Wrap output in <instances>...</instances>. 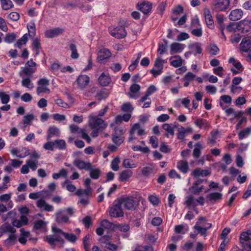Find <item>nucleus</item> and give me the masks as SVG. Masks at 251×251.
Listing matches in <instances>:
<instances>
[{"label": "nucleus", "mask_w": 251, "mask_h": 251, "mask_svg": "<svg viewBox=\"0 0 251 251\" xmlns=\"http://www.w3.org/2000/svg\"><path fill=\"white\" fill-rule=\"evenodd\" d=\"M53 235H49L45 238V241L47 242L50 246L54 247L55 243H59L61 245L64 244V241L62 238L63 231L57 227H53Z\"/></svg>", "instance_id": "f257e3e1"}, {"label": "nucleus", "mask_w": 251, "mask_h": 251, "mask_svg": "<svg viewBox=\"0 0 251 251\" xmlns=\"http://www.w3.org/2000/svg\"><path fill=\"white\" fill-rule=\"evenodd\" d=\"M240 242L245 251H251V231L242 232Z\"/></svg>", "instance_id": "f03ea898"}, {"label": "nucleus", "mask_w": 251, "mask_h": 251, "mask_svg": "<svg viewBox=\"0 0 251 251\" xmlns=\"http://www.w3.org/2000/svg\"><path fill=\"white\" fill-rule=\"evenodd\" d=\"M89 125L91 129L98 128L103 129L107 127V124L102 119L92 115L89 117Z\"/></svg>", "instance_id": "7ed1b4c3"}, {"label": "nucleus", "mask_w": 251, "mask_h": 251, "mask_svg": "<svg viewBox=\"0 0 251 251\" xmlns=\"http://www.w3.org/2000/svg\"><path fill=\"white\" fill-rule=\"evenodd\" d=\"M121 204H123L124 207L128 210H133L135 209L138 205V202L133 199V197L127 196L122 198L120 201Z\"/></svg>", "instance_id": "20e7f679"}, {"label": "nucleus", "mask_w": 251, "mask_h": 251, "mask_svg": "<svg viewBox=\"0 0 251 251\" xmlns=\"http://www.w3.org/2000/svg\"><path fill=\"white\" fill-rule=\"evenodd\" d=\"M38 86L37 87L36 92L38 95L43 93L49 94L50 90L48 88L50 84V81L46 78H42L37 82Z\"/></svg>", "instance_id": "39448f33"}, {"label": "nucleus", "mask_w": 251, "mask_h": 251, "mask_svg": "<svg viewBox=\"0 0 251 251\" xmlns=\"http://www.w3.org/2000/svg\"><path fill=\"white\" fill-rule=\"evenodd\" d=\"M110 35L117 39H122L126 35V32L123 26H119L116 27L110 26L109 28Z\"/></svg>", "instance_id": "423d86ee"}, {"label": "nucleus", "mask_w": 251, "mask_h": 251, "mask_svg": "<svg viewBox=\"0 0 251 251\" xmlns=\"http://www.w3.org/2000/svg\"><path fill=\"white\" fill-rule=\"evenodd\" d=\"M203 221H205V219L201 217H200L199 218V221L194 226V228L198 231V233L201 236L206 237L207 236V230L211 227L212 224L210 223H206L204 226H206V225H207V226L203 227L201 226V225L202 224ZM202 225L204 226V225Z\"/></svg>", "instance_id": "0eeeda50"}, {"label": "nucleus", "mask_w": 251, "mask_h": 251, "mask_svg": "<svg viewBox=\"0 0 251 251\" xmlns=\"http://www.w3.org/2000/svg\"><path fill=\"white\" fill-rule=\"evenodd\" d=\"M109 215L113 218H120L124 216V213L119 201L117 203H114L110 208Z\"/></svg>", "instance_id": "6e6552de"}, {"label": "nucleus", "mask_w": 251, "mask_h": 251, "mask_svg": "<svg viewBox=\"0 0 251 251\" xmlns=\"http://www.w3.org/2000/svg\"><path fill=\"white\" fill-rule=\"evenodd\" d=\"M77 88L83 90L86 88L90 82V77L86 75H79L75 81Z\"/></svg>", "instance_id": "1a4fd4ad"}, {"label": "nucleus", "mask_w": 251, "mask_h": 251, "mask_svg": "<svg viewBox=\"0 0 251 251\" xmlns=\"http://www.w3.org/2000/svg\"><path fill=\"white\" fill-rule=\"evenodd\" d=\"M136 132H137L138 135L139 136H142L145 134L144 128L141 127L139 124L136 123L132 126L130 130V135L128 137L129 141H132L136 139L134 137V133Z\"/></svg>", "instance_id": "9d476101"}, {"label": "nucleus", "mask_w": 251, "mask_h": 251, "mask_svg": "<svg viewBox=\"0 0 251 251\" xmlns=\"http://www.w3.org/2000/svg\"><path fill=\"white\" fill-rule=\"evenodd\" d=\"M237 30L242 32H246L250 30L251 28V21L249 19H245L237 23Z\"/></svg>", "instance_id": "9b49d317"}, {"label": "nucleus", "mask_w": 251, "mask_h": 251, "mask_svg": "<svg viewBox=\"0 0 251 251\" xmlns=\"http://www.w3.org/2000/svg\"><path fill=\"white\" fill-rule=\"evenodd\" d=\"M36 63L30 59L25 64V67L23 69V73L26 75H31L36 71Z\"/></svg>", "instance_id": "f8f14e48"}, {"label": "nucleus", "mask_w": 251, "mask_h": 251, "mask_svg": "<svg viewBox=\"0 0 251 251\" xmlns=\"http://www.w3.org/2000/svg\"><path fill=\"white\" fill-rule=\"evenodd\" d=\"M229 0H214L213 9L216 11H222L227 9Z\"/></svg>", "instance_id": "ddd939ff"}, {"label": "nucleus", "mask_w": 251, "mask_h": 251, "mask_svg": "<svg viewBox=\"0 0 251 251\" xmlns=\"http://www.w3.org/2000/svg\"><path fill=\"white\" fill-rule=\"evenodd\" d=\"M228 62L232 64L234 68L231 69V71L233 75H235L241 73L244 69L241 63L238 60H236L234 57H230L228 60Z\"/></svg>", "instance_id": "4468645a"}, {"label": "nucleus", "mask_w": 251, "mask_h": 251, "mask_svg": "<svg viewBox=\"0 0 251 251\" xmlns=\"http://www.w3.org/2000/svg\"><path fill=\"white\" fill-rule=\"evenodd\" d=\"M36 206L41 211L52 212L54 207L52 205L48 203L44 199H40L36 201Z\"/></svg>", "instance_id": "2eb2a0df"}, {"label": "nucleus", "mask_w": 251, "mask_h": 251, "mask_svg": "<svg viewBox=\"0 0 251 251\" xmlns=\"http://www.w3.org/2000/svg\"><path fill=\"white\" fill-rule=\"evenodd\" d=\"M64 30L60 27L54 28L53 29L46 30L45 32V35L47 38H52L62 34Z\"/></svg>", "instance_id": "dca6fc26"}, {"label": "nucleus", "mask_w": 251, "mask_h": 251, "mask_svg": "<svg viewBox=\"0 0 251 251\" xmlns=\"http://www.w3.org/2000/svg\"><path fill=\"white\" fill-rule=\"evenodd\" d=\"M73 164L79 170H85L88 171L91 169V163L79 159H75L73 162Z\"/></svg>", "instance_id": "f3484780"}, {"label": "nucleus", "mask_w": 251, "mask_h": 251, "mask_svg": "<svg viewBox=\"0 0 251 251\" xmlns=\"http://www.w3.org/2000/svg\"><path fill=\"white\" fill-rule=\"evenodd\" d=\"M240 50L243 52H248L251 50V37H247L243 38L240 45Z\"/></svg>", "instance_id": "a211bd4d"}, {"label": "nucleus", "mask_w": 251, "mask_h": 251, "mask_svg": "<svg viewBox=\"0 0 251 251\" xmlns=\"http://www.w3.org/2000/svg\"><path fill=\"white\" fill-rule=\"evenodd\" d=\"M186 46L184 44L174 42L170 46V53L171 54L181 52Z\"/></svg>", "instance_id": "6ab92c4d"}, {"label": "nucleus", "mask_w": 251, "mask_h": 251, "mask_svg": "<svg viewBox=\"0 0 251 251\" xmlns=\"http://www.w3.org/2000/svg\"><path fill=\"white\" fill-rule=\"evenodd\" d=\"M137 6L139 10L145 14H148L150 12L152 8L151 3L149 1L138 2Z\"/></svg>", "instance_id": "aec40b11"}, {"label": "nucleus", "mask_w": 251, "mask_h": 251, "mask_svg": "<svg viewBox=\"0 0 251 251\" xmlns=\"http://www.w3.org/2000/svg\"><path fill=\"white\" fill-rule=\"evenodd\" d=\"M98 82L101 86H107L111 82V78L108 74L102 73L98 78Z\"/></svg>", "instance_id": "412c9836"}, {"label": "nucleus", "mask_w": 251, "mask_h": 251, "mask_svg": "<svg viewBox=\"0 0 251 251\" xmlns=\"http://www.w3.org/2000/svg\"><path fill=\"white\" fill-rule=\"evenodd\" d=\"M60 134L59 128L54 126H50L48 129L47 140L50 141L53 137H58Z\"/></svg>", "instance_id": "4be33fe9"}, {"label": "nucleus", "mask_w": 251, "mask_h": 251, "mask_svg": "<svg viewBox=\"0 0 251 251\" xmlns=\"http://www.w3.org/2000/svg\"><path fill=\"white\" fill-rule=\"evenodd\" d=\"M203 14L207 26L210 28H213L214 26V22L210 10L207 8H205L203 11Z\"/></svg>", "instance_id": "5701e85b"}, {"label": "nucleus", "mask_w": 251, "mask_h": 251, "mask_svg": "<svg viewBox=\"0 0 251 251\" xmlns=\"http://www.w3.org/2000/svg\"><path fill=\"white\" fill-rule=\"evenodd\" d=\"M11 193H9L0 195V202L6 203L7 202V207L9 209H11L13 207V202L11 200Z\"/></svg>", "instance_id": "b1692460"}, {"label": "nucleus", "mask_w": 251, "mask_h": 251, "mask_svg": "<svg viewBox=\"0 0 251 251\" xmlns=\"http://www.w3.org/2000/svg\"><path fill=\"white\" fill-rule=\"evenodd\" d=\"M243 11L240 9L232 10L229 15V19L231 21H236L240 20L243 16Z\"/></svg>", "instance_id": "393cba45"}, {"label": "nucleus", "mask_w": 251, "mask_h": 251, "mask_svg": "<svg viewBox=\"0 0 251 251\" xmlns=\"http://www.w3.org/2000/svg\"><path fill=\"white\" fill-rule=\"evenodd\" d=\"M210 174L207 170H203L198 168L194 170L191 174V175L194 177H199L200 176H206Z\"/></svg>", "instance_id": "a878e982"}, {"label": "nucleus", "mask_w": 251, "mask_h": 251, "mask_svg": "<svg viewBox=\"0 0 251 251\" xmlns=\"http://www.w3.org/2000/svg\"><path fill=\"white\" fill-rule=\"evenodd\" d=\"M111 55L110 51L106 49L103 48L100 50L98 53L97 59L99 61H102L109 58Z\"/></svg>", "instance_id": "bb28decb"}, {"label": "nucleus", "mask_w": 251, "mask_h": 251, "mask_svg": "<svg viewBox=\"0 0 251 251\" xmlns=\"http://www.w3.org/2000/svg\"><path fill=\"white\" fill-rule=\"evenodd\" d=\"M176 168L183 174H186L189 170L188 163L186 161L180 160L177 163Z\"/></svg>", "instance_id": "cd10ccee"}, {"label": "nucleus", "mask_w": 251, "mask_h": 251, "mask_svg": "<svg viewBox=\"0 0 251 251\" xmlns=\"http://www.w3.org/2000/svg\"><path fill=\"white\" fill-rule=\"evenodd\" d=\"M194 124L200 128L206 129L210 127L208 122L206 120L201 118H198L194 122Z\"/></svg>", "instance_id": "c85d7f7f"}, {"label": "nucleus", "mask_w": 251, "mask_h": 251, "mask_svg": "<svg viewBox=\"0 0 251 251\" xmlns=\"http://www.w3.org/2000/svg\"><path fill=\"white\" fill-rule=\"evenodd\" d=\"M202 182V180L201 179H199L194 183L191 190L194 194H198L204 189L203 185L199 186V185Z\"/></svg>", "instance_id": "c756f323"}, {"label": "nucleus", "mask_w": 251, "mask_h": 251, "mask_svg": "<svg viewBox=\"0 0 251 251\" xmlns=\"http://www.w3.org/2000/svg\"><path fill=\"white\" fill-rule=\"evenodd\" d=\"M170 64L175 68L180 67L183 63V60L179 55L172 56L170 58Z\"/></svg>", "instance_id": "7c9ffc66"}, {"label": "nucleus", "mask_w": 251, "mask_h": 251, "mask_svg": "<svg viewBox=\"0 0 251 251\" xmlns=\"http://www.w3.org/2000/svg\"><path fill=\"white\" fill-rule=\"evenodd\" d=\"M28 29L27 36H29L33 38L36 34V26L35 24L33 21H31L26 25Z\"/></svg>", "instance_id": "2f4dec72"}, {"label": "nucleus", "mask_w": 251, "mask_h": 251, "mask_svg": "<svg viewBox=\"0 0 251 251\" xmlns=\"http://www.w3.org/2000/svg\"><path fill=\"white\" fill-rule=\"evenodd\" d=\"M184 204L189 208L190 207H195L198 205L196 200L191 195L185 198Z\"/></svg>", "instance_id": "473e14b6"}, {"label": "nucleus", "mask_w": 251, "mask_h": 251, "mask_svg": "<svg viewBox=\"0 0 251 251\" xmlns=\"http://www.w3.org/2000/svg\"><path fill=\"white\" fill-rule=\"evenodd\" d=\"M100 226H102L104 230H108V231H113L116 227V225L109 222L107 220H104L101 221Z\"/></svg>", "instance_id": "72a5a7b5"}, {"label": "nucleus", "mask_w": 251, "mask_h": 251, "mask_svg": "<svg viewBox=\"0 0 251 251\" xmlns=\"http://www.w3.org/2000/svg\"><path fill=\"white\" fill-rule=\"evenodd\" d=\"M133 173L132 171L129 170H126L123 171L120 174L119 179L121 181H126L132 176Z\"/></svg>", "instance_id": "f704fd0d"}, {"label": "nucleus", "mask_w": 251, "mask_h": 251, "mask_svg": "<svg viewBox=\"0 0 251 251\" xmlns=\"http://www.w3.org/2000/svg\"><path fill=\"white\" fill-rule=\"evenodd\" d=\"M140 89V86L137 84H134L130 87V92L129 96L132 99H136L137 98V93L139 92Z\"/></svg>", "instance_id": "c9c22d12"}, {"label": "nucleus", "mask_w": 251, "mask_h": 251, "mask_svg": "<svg viewBox=\"0 0 251 251\" xmlns=\"http://www.w3.org/2000/svg\"><path fill=\"white\" fill-rule=\"evenodd\" d=\"M32 47L33 48V50L34 51L35 55H39V50L41 49V43L40 39L37 38H33L32 42Z\"/></svg>", "instance_id": "e433bc0d"}, {"label": "nucleus", "mask_w": 251, "mask_h": 251, "mask_svg": "<svg viewBox=\"0 0 251 251\" xmlns=\"http://www.w3.org/2000/svg\"><path fill=\"white\" fill-rule=\"evenodd\" d=\"M154 167L152 164H150L148 166L144 167L141 171L142 175L146 177H148L153 173Z\"/></svg>", "instance_id": "4c0bfd02"}, {"label": "nucleus", "mask_w": 251, "mask_h": 251, "mask_svg": "<svg viewBox=\"0 0 251 251\" xmlns=\"http://www.w3.org/2000/svg\"><path fill=\"white\" fill-rule=\"evenodd\" d=\"M222 194L218 192L212 193L208 194L206 198L208 199L210 201L214 202L216 201L222 199Z\"/></svg>", "instance_id": "58836bf2"}, {"label": "nucleus", "mask_w": 251, "mask_h": 251, "mask_svg": "<svg viewBox=\"0 0 251 251\" xmlns=\"http://www.w3.org/2000/svg\"><path fill=\"white\" fill-rule=\"evenodd\" d=\"M62 187H65L66 189L69 192H74L76 190V187L73 185L72 182L68 179H66L65 181L61 183Z\"/></svg>", "instance_id": "ea45409f"}, {"label": "nucleus", "mask_w": 251, "mask_h": 251, "mask_svg": "<svg viewBox=\"0 0 251 251\" xmlns=\"http://www.w3.org/2000/svg\"><path fill=\"white\" fill-rule=\"evenodd\" d=\"M88 171L90 172V177L95 179H97L99 178L101 171L100 169H93L92 165H91V169L88 170Z\"/></svg>", "instance_id": "a19ab883"}, {"label": "nucleus", "mask_w": 251, "mask_h": 251, "mask_svg": "<svg viewBox=\"0 0 251 251\" xmlns=\"http://www.w3.org/2000/svg\"><path fill=\"white\" fill-rule=\"evenodd\" d=\"M162 128L167 132L165 134L166 137H169V135L174 136L175 134L174 127H173L171 125L169 124H164L162 125Z\"/></svg>", "instance_id": "79ce46f5"}, {"label": "nucleus", "mask_w": 251, "mask_h": 251, "mask_svg": "<svg viewBox=\"0 0 251 251\" xmlns=\"http://www.w3.org/2000/svg\"><path fill=\"white\" fill-rule=\"evenodd\" d=\"M21 83L22 86L29 90H31L34 88V84L29 77L23 78Z\"/></svg>", "instance_id": "37998d69"}, {"label": "nucleus", "mask_w": 251, "mask_h": 251, "mask_svg": "<svg viewBox=\"0 0 251 251\" xmlns=\"http://www.w3.org/2000/svg\"><path fill=\"white\" fill-rule=\"evenodd\" d=\"M21 235L19 238V241L22 244H25L26 242V238L29 235L28 231H25L23 228L20 229Z\"/></svg>", "instance_id": "c03bdc74"}, {"label": "nucleus", "mask_w": 251, "mask_h": 251, "mask_svg": "<svg viewBox=\"0 0 251 251\" xmlns=\"http://www.w3.org/2000/svg\"><path fill=\"white\" fill-rule=\"evenodd\" d=\"M91 188H86L85 189H78L75 193V195L78 196H85V197H88L91 194Z\"/></svg>", "instance_id": "a18cd8bd"}, {"label": "nucleus", "mask_w": 251, "mask_h": 251, "mask_svg": "<svg viewBox=\"0 0 251 251\" xmlns=\"http://www.w3.org/2000/svg\"><path fill=\"white\" fill-rule=\"evenodd\" d=\"M202 149V145L200 142H198L195 144L193 152V155L195 158H198L200 157Z\"/></svg>", "instance_id": "49530a36"}, {"label": "nucleus", "mask_w": 251, "mask_h": 251, "mask_svg": "<svg viewBox=\"0 0 251 251\" xmlns=\"http://www.w3.org/2000/svg\"><path fill=\"white\" fill-rule=\"evenodd\" d=\"M28 40L27 34H25L20 39H19L17 43L14 45L15 47L21 49L23 45H25Z\"/></svg>", "instance_id": "de8ad7c7"}, {"label": "nucleus", "mask_w": 251, "mask_h": 251, "mask_svg": "<svg viewBox=\"0 0 251 251\" xmlns=\"http://www.w3.org/2000/svg\"><path fill=\"white\" fill-rule=\"evenodd\" d=\"M13 226L9 224L5 223L2 226L1 230L4 232L14 233L16 232V229Z\"/></svg>", "instance_id": "09e8293b"}, {"label": "nucleus", "mask_w": 251, "mask_h": 251, "mask_svg": "<svg viewBox=\"0 0 251 251\" xmlns=\"http://www.w3.org/2000/svg\"><path fill=\"white\" fill-rule=\"evenodd\" d=\"M1 2V8L3 10H8L14 7L11 0H3Z\"/></svg>", "instance_id": "8fccbe9b"}, {"label": "nucleus", "mask_w": 251, "mask_h": 251, "mask_svg": "<svg viewBox=\"0 0 251 251\" xmlns=\"http://www.w3.org/2000/svg\"><path fill=\"white\" fill-rule=\"evenodd\" d=\"M61 211H59L56 213V221L57 223H66L68 221L69 218L65 215L61 214Z\"/></svg>", "instance_id": "3c124183"}, {"label": "nucleus", "mask_w": 251, "mask_h": 251, "mask_svg": "<svg viewBox=\"0 0 251 251\" xmlns=\"http://www.w3.org/2000/svg\"><path fill=\"white\" fill-rule=\"evenodd\" d=\"M189 48L193 50V54L194 55H196V54H201L202 52V49L199 43H195L189 46Z\"/></svg>", "instance_id": "603ef678"}, {"label": "nucleus", "mask_w": 251, "mask_h": 251, "mask_svg": "<svg viewBox=\"0 0 251 251\" xmlns=\"http://www.w3.org/2000/svg\"><path fill=\"white\" fill-rule=\"evenodd\" d=\"M70 49L72 52L71 57L72 58L76 59L79 57V54L77 52L76 46L74 44H71L69 46Z\"/></svg>", "instance_id": "864d4df0"}, {"label": "nucleus", "mask_w": 251, "mask_h": 251, "mask_svg": "<svg viewBox=\"0 0 251 251\" xmlns=\"http://www.w3.org/2000/svg\"><path fill=\"white\" fill-rule=\"evenodd\" d=\"M123 166L126 168H134L136 167L133 161L130 159H125L123 162Z\"/></svg>", "instance_id": "5fc2aeb1"}, {"label": "nucleus", "mask_w": 251, "mask_h": 251, "mask_svg": "<svg viewBox=\"0 0 251 251\" xmlns=\"http://www.w3.org/2000/svg\"><path fill=\"white\" fill-rule=\"evenodd\" d=\"M251 133V127H247L241 130L238 134L239 139L242 140L248 137Z\"/></svg>", "instance_id": "6e6d98bb"}, {"label": "nucleus", "mask_w": 251, "mask_h": 251, "mask_svg": "<svg viewBox=\"0 0 251 251\" xmlns=\"http://www.w3.org/2000/svg\"><path fill=\"white\" fill-rule=\"evenodd\" d=\"M54 145L55 147L59 150H65L66 148V144L65 140L63 139H58L54 141Z\"/></svg>", "instance_id": "4d7b16f0"}, {"label": "nucleus", "mask_w": 251, "mask_h": 251, "mask_svg": "<svg viewBox=\"0 0 251 251\" xmlns=\"http://www.w3.org/2000/svg\"><path fill=\"white\" fill-rule=\"evenodd\" d=\"M77 7L80 8L84 12H87L91 9V6L88 4H84L83 2L76 1Z\"/></svg>", "instance_id": "13d9d810"}, {"label": "nucleus", "mask_w": 251, "mask_h": 251, "mask_svg": "<svg viewBox=\"0 0 251 251\" xmlns=\"http://www.w3.org/2000/svg\"><path fill=\"white\" fill-rule=\"evenodd\" d=\"M63 236L68 241L74 243L77 240V237L75 235L72 233H68L63 231Z\"/></svg>", "instance_id": "bf43d9fd"}, {"label": "nucleus", "mask_w": 251, "mask_h": 251, "mask_svg": "<svg viewBox=\"0 0 251 251\" xmlns=\"http://www.w3.org/2000/svg\"><path fill=\"white\" fill-rule=\"evenodd\" d=\"M108 96V94L107 92L104 90H100L98 91L97 93L96 97L100 101L102 100L105 99Z\"/></svg>", "instance_id": "052dcab7"}, {"label": "nucleus", "mask_w": 251, "mask_h": 251, "mask_svg": "<svg viewBox=\"0 0 251 251\" xmlns=\"http://www.w3.org/2000/svg\"><path fill=\"white\" fill-rule=\"evenodd\" d=\"M177 138L178 139L183 141L184 140V138L185 136V132L184 130V127L183 126H181L177 129Z\"/></svg>", "instance_id": "680f3d73"}, {"label": "nucleus", "mask_w": 251, "mask_h": 251, "mask_svg": "<svg viewBox=\"0 0 251 251\" xmlns=\"http://www.w3.org/2000/svg\"><path fill=\"white\" fill-rule=\"evenodd\" d=\"M0 99L2 104H7L10 101V96L3 91H0Z\"/></svg>", "instance_id": "e2e57ef3"}, {"label": "nucleus", "mask_w": 251, "mask_h": 251, "mask_svg": "<svg viewBox=\"0 0 251 251\" xmlns=\"http://www.w3.org/2000/svg\"><path fill=\"white\" fill-rule=\"evenodd\" d=\"M120 163V159L119 157H116L111 162V167L114 171H117L119 169V164Z\"/></svg>", "instance_id": "0e129e2a"}, {"label": "nucleus", "mask_w": 251, "mask_h": 251, "mask_svg": "<svg viewBox=\"0 0 251 251\" xmlns=\"http://www.w3.org/2000/svg\"><path fill=\"white\" fill-rule=\"evenodd\" d=\"M38 161L37 160H27L26 163L28 165V167L33 171H35L38 167Z\"/></svg>", "instance_id": "69168bd1"}, {"label": "nucleus", "mask_w": 251, "mask_h": 251, "mask_svg": "<svg viewBox=\"0 0 251 251\" xmlns=\"http://www.w3.org/2000/svg\"><path fill=\"white\" fill-rule=\"evenodd\" d=\"M16 38V35L15 33H12L6 34L4 38V42L7 43H12Z\"/></svg>", "instance_id": "338daca9"}, {"label": "nucleus", "mask_w": 251, "mask_h": 251, "mask_svg": "<svg viewBox=\"0 0 251 251\" xmlns=\"http://www.w3.org/2000/svg\"><path fill=\"white\" fill-rule=\"evenodd\" d=\"M132 149L134 151H140L143 153H148L150 151V149L148 147H142L140 146H134L132 147Z\"/></svg>", "instance_id": "774afa93"}]
</instances>
